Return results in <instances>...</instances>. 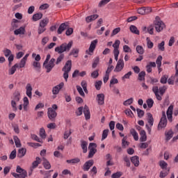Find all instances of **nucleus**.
I'll use <instances>...</instances> for the list:
<instances>
[{
  "mask_svg": "<svg viewBox=\"0 0 178 178\" xmlns=\"http://www.w3.org/2000/svg\"><path fill=\"white\" fill-rule=\"evenodd\" d=\"M72 47H73V42L70 41L68 43L64 42L55 48V52L58 54H63V52H69L70 49H72Z\"/></svg>",
  "mask_w": 178,
  "mask_h": 178,
  "instance_id": "nucleus-1",
  "label": "nucleus"
},
{
  "mask_svg": "<svg viewBox=\"0 0 178 178\" xmlns=\"http://www.w3.org/2000/svg\"><path fill=\"white\" fill-rule=\"evenodd\" d=\"M63 72H64L63 77L65 81H67V79H69V72L72 70V60H68L64 67L62 69Z\"/></svg>",
  "mask_w": 178,
  "mask_h": 178,
  "instance_id": "nucleus-2",
  "label": "nucleus"
},
{
  "mask_svg": "<svg viewBox=\"0 0 178 178\" xmlns=\"http://www.w3.org/2000/svg\"><path fill=\"white\" fill-rule=\"evenodd\" d=\"M16 172H17V173H15V172L12 173V175L14 177H15V178H26V177H27V171H26V170L22 168L20 165L17 166ZM17 173H19V174H17Z\"/></svg>",
  "mask_w": 178,
  "mask_h": 178,
  "instance_id": "nucleus-3",
  "label": "nucleus"
},
{
  "mask_svg": "<svg viewBox=\"0 0 178 178\" xmlns=\"http://www.w3.org/2000/svg\"><path fill=\"white\" fill-rule=\"evenodd\" d=\"M159 19V17H156V20L154 21V28L157 33H161V31H162L165 27V24L161 19Z\"/></svg>",
  "mask_w": 178,
  "mask_h": 178,
  "instance_id": "nucleus-4",
  "label": "nucleus"
},
{
  "mask_svg": "<svg viewBox=\"0 0 178 178\" xmlns=\"http://www.w3.org/2000/svg\"><path fill=\"white\" fill-rule=\"evenodd\" d=\"M168 124V119L166 118V113L165 111L162 112V116L160 119V122L158 125V129H165Z\"/></svg>",
  "mask_w": 178,
  "mask_h": 178,
  "instance_id": "nucleus-5",
  "label": "nucleus"
},
{
  "mask_svg": "<svg viewBox=\"0 0 178 178\" xmlns=\"http://www.w3.org/2000/svg\"><path fill=\"white\" fill-rule=\"evenodd\" d=\"M89 154L88 158H92L97 154V143H90L88 146Z\"/></svg>",
  "mask_w": 178,
  "mask_h": 178,
  "instance_id": "nucleus-6",
  "label": "nucleus"
},
{
  "mask_svg": "<svg viewBox=\"0 0 178 178\" xmlns=\"http://www.w3.org/2000/svg\"><path fill=\"white\" fill-rule=\"evenodd\" d=\"M123 67H124V61H123V59L120 58L117 63L115 68L114 69V72L116 73L122 72V70H123Z\"/></svg>",
  "mask_w": 178,
  "mask_h": 178,
  "instance_id": "nucleus-7",
  "label": "nucleus"
},
{
  "mask_svg": "<svg viewBox=\"0 0 178 178\" xmlns=\"http://www.w3.org/2000/svg\"><path fill=\"white\" fill-rule=\"evenodd\" d=\"M58 113H56V111L52 108H49L47 111V115L49 119L51 120V122H54L55 120V118H56Z\"/></svg>",
  "mask_w": 178,
  "mask_h": 178,
  "instance_id": "nucleus-8",
  "label": "nucleus"
},
{
  "mask_svg": "<svg viewBox=\"0 0 178 178\" xmlns=\"http://www.w3.org/2000/svg\"><path fill=\"white\" fill-rule=\"evenodd\" d=\"M167 118L169 122H173V105H170L166 112Z\"/></svg>",
  "mask_w": 178,
  "mask_h": 178,
  "instance_id": "nucleus-9",
  "label": "nucleus"
},
{
  "mask_svg": "<svg viewBox=\"0 0 178 178\" xmlns=\"http://www.w3.org/2000/svg\"><path fill=\"white\" fill-rule=\"evenodd\" d=\"M94 165V160H89L86 161L83 165V170L84 172H88L90 170V168Z\"/></svg>",
  "mask_w": 178,
  "mask_h": 178,
  "instance_id": "nucleus-10",
  "label": "nucleus"
},
{
  "mask_svg": "<svg viewBox=\"0 0 178 178\" xmlns=\"http://www.w3.org/2000/svg\"><path fill=\"white\" fill-rule=\"evenodd\" d=\"M63 86H65V83L63 82H61L59 85H57L54 86L52 89V92L54 95H57V94H59V91L63 88Z\"/></svg>",
  "mask_w": 178,
  "mask_h": 178,
  "instance_id": "nucleus-11",
  "label": "nucleus"
},
{
  "mask_svg": "<svg viewBox=\"0 0 178 178\" xmlns=\"http://www.w3.org/2000/svg\"><path fill=\"white\" fill-rule=\"evenodd\" d=\"M67 27H69V24L67 22L62 23L57 31L58 34H62V33H63V31H65V30H66Z\"/></svg>",
  "mask_w": 178,
  "mask_h": 178,
  "instance_id": "nucleus-12",
  "label": "nucleus"
},
{
  "mask_svg": "<svg viewBox=\"0 0 178 178\" xmlns=\"http://www.w3.org/2000/svg\"><path fill=\"white\" fill-rule=\"evenodd\" d=\"M152 91L155 95L157 101H162V97L159 95V88L158 86H153Z\"/></svg>",
  "mask_w": 178,
  "mask_h": 178,
  "instance_id": "nucleus-13",
  "label": "nucleus"
},
{
  "mask_svg": "<svg viewBox=\"0 0 178 178\" xmlns=\"http://www.w3.org/2000/svg\"><path fill=\"white\" fill-rule=\"evenodd\" d=\"M97 101L99 105H104L105 104V95L103 93L98 94L97 95Z\"/></svg>",
  "mask_w": 178,
  "mask_h": 178,
  "instance_id": "nucleus-14",
  "label": "nucleus"
},
{
  "mask_svg": "<svg viewBox=\"0 0 178 178\" xmlns=\"http://www.w3.org/2000/svg\"><path fill=\"white\" fill-rule=\"evenodd\" d=\"M83 113L85 115L86 120H90L91 118V113H90V108L88 107L87 105H85L83 108Z\"/></svg>",
  "mask_w": 178,
  "mask_h": 178,
  "instance_id": "nucleus-15",
  "label": "nucleus"
},
{
  "mask_svg": "<svg viewBox=\"0 0 178 178\" xmlns=\"http://www.w3.org/2000/svg\"><path fill=\"white\" fill-rule=\"evenodd\" d=\"M26 94L27 95V97H29V98H31V97H33V87L31 86V84L30 83H27L26 86Z\"/></svg>",
  "mask_w": 178,
  "mask_h": 178,
  "instance_id": "nucleus-16",
  "label": "nucleus"
},
{
  "mask_svg": "<svg viewBox=\"0 0 178 178\" xmlns=\"http://www.w3.org/2000/svg\"><path fill=\"white\" fill-rule=\"evenodd\" d=\"M26 152H27V149L24 147H22L21 149H19L17 154V158H23V156L26 155Z\"/></svg>",
  "mask_w": 178,
  "mask_h": 178,
  "instance_id": "nucleus-17",
  "label": "nucleus"
},
{
  "mask_svg": "<svg viewBox=\"0 0 178 178\" xmlns=\"http://www.w3.org/2000/svg\"><path fill=\"white\" fill-rule=\"evenodd\" d=\"M87 145H88L87 141L81 140V148L83 150V154H87Z\"/></svg>",
  "mask_w": 178,
  "mask_h": 178,
  "instance_id": "nucleus-18",
  "label": "nucleus"
},
{
  "mask_svg": "<svg viewBox=\"0 0 178 178\" xmlns=\"http://www.w3.org/2000/svg\"><path fill=\"white\" fill-rule=\"evenodd\" d=\"M131 162L136 166V168L140 165V160L138 156H134L131 157Z\"/></svg>",
  "mask_w": 178,
  "mask_h": 178,
  "instance_id": "nucleus-19",
  "label": "nucleus"
},
{
  "mask_svg": "<svg viewBox=\"0 0 178 178\" xmlns=\"http://www.w3.org/2000/svg\"><path fill=\"white\" fill-rule=\"evenodd\" d=\"M98 17H99V15H98L97 14L90 15V16H88L86 17V23H91V22H93V20L98 19Z\"/></svg>",
  "mask_w": 178,
  "mask_h": 178,
  "instance_id": "nucleus-20",
  "label": "nucleus"
},
{
  "mask_svg": "<svg viewBox=\"0 0 178 178\" xmlns=\"http://www.w3.org/2000/svg\"><path fill=\"white\" fill-rule=\"evenodd\" d=\"M97 44H98V40L97 39L91 42L89 47V52H94V50L97 47Z\"/></svg>",
  "mask_w": 178,
  "mask_h": 178,
  "instance_id": "nucleus-21",
  "label": "nucleus"
},
{
  "mask_svg": "<svg viewBox=\"0 0 178 178\" xmlns=\"http://www.w3.org/2000/svg\"><path fill=\"white\" fill-rule=\"evenodd\" d=\"M24 33H26V27L24 26H21L19 29L14 31V34L15 35H19V34L24 35Z\"/></svg>",
  "mask_w": 178,
  "mask_h": 178,
  "instance_id": "nucleus-22",
  "label": "nucleus"
},
{
  "mask_svg": "<svg viewBox=\"0 0 178 178\" xmlns=\"http://www.w3.org/2000/svg\"><path fill=\"white\" fill-rule=\"evenodd\" d=\"M140 134V143H144L147 141V133L145 132V131L142 130Z\"/></svg>",
  "mask_w": 178,
  "mask_h": 178,
  "instance_id": "nucleus-23",
  "label": "nucleus"
},
{
  "mask_svg": "<svg viewBox=\"0 0 178 178\" xmlns=\"http://www.w3.org/2000/svg\"><path fill=\"white\" fill-rule=\"evenodd\" d=\"M129 30L131 32L133 33V34H136L137 35H140V31H138V29H137V26L134 25H131L129 27Z\"/></svg>",
  "mask_w": 178,
  "mask_h": 178,
  "instance_id": "nucleus-24",
  "label": "nucleus"
},
{
  "mask_svg": "<svg viewBox=\"0 0 178 178\" xmlns=\"http://www.w3.org/2000/svg\"><path fill=\"white\" fill-rule=\"evenodd\" d=\"M119 45H120V40H116L113 44V47L114 48L113 52H119Z\"/></svg>",
  "mask_w": 178,
  "mask_h": 178,
  "instance_id": "nucleus-25",
  "label": "nucleus"
},
{
  "mask_svg": "<svg viewBox=\"0 0 178 178\" xmlns=\"http://www.w3.org/2000/svg\"><path fill=\"white\" fill-rule=\"evenodd\" d=\"M147 115L149 124H150L151 127L154 126V117H152V114H151V113H147Z\"/></svg>",
  "mask_w": 178,
  "mask_h": 178,
  "instance_id": "nucleus-26",
  "label": "nucleus"
},
{
  "mask_svg": "<svg viewBox=\"0 0 178 178\" xmlns=\"http://www.w3.org/2000/svg\"><path fill=\"white\" fill-rule=\"evenodd\" d=\"M48 23H49V19L44 18L40 21L39 26H40V27L45 28V27H47Z\"/></svg>",
  "mask_w": 178,
  "mask_h": 178,
  "instance_id": "nucleus-27",
  "label": "nucleus"
},
{
  "mask_svg": "<svg viewBox=\"0 0 178 178\" xmlns=\"http://www.w3.org/2000/svg\"><path fill=\"white\" fill-rule=\"evenodd\" d=\"M165 136L166 141H169V140L173 137V131L170 129V131L165 132Z\"/></svg>",
  "mask_w": 178,
  "mask_h": 178,
  "instance_id": "nucleus-28",
  "label": "nucleus"
},
{
  "mask_svg": "<svg viewBox=\"0 0 178 178\" xmlns=\"http://www.w3.org/2000/svg\"><path fill=\"white\" fill-rule=\"evenodd\" d=\"M32 19H33V22H38V20L42 19V13H38L34 14L33 15Z\"/></svg>",
  "mask_w": 178,
  "mask_h": 178,
  "instance_id": "nucleus-29",
  "label": "nucleus"
},
{
  "mask_svg": "<svg viewBox=\"0 0 178 178\" xmlns=\"http://www.w3.org/2000/svg\"><path fill=\"white\" fill-rule=\"evenodd\" d=\"M79 49H73L72 50H71L69 56H72V55H73L74 58H77L79 56Z\"/></svg>",
  "mask_w": 178,
  "mask_h": 178,
  "instance_id": "nucleus-30",
  "label": "nucleus"
},
{
  "mask_svg": "<svg viewBox=\"0 0 178 178\" xmlns=\"http://www.w3.org/2000/svg\"><path fill=\"white\" fill-rule=\"evenodd\" d=\"M130 133H131V136H133L135 141H138V134L137 133L136 129H131L130 130Z\"/></svg>",
  "mask_w": 178,
  "mask_h": 178,
  "instance_id": "nucleus-31",
  "label": "nucleus"
},
{
  "mask_svg": "<svg viewBox=\"0 0 178 178\" xmlns=\"http://www.w3.org/2000/svg\"><path fill=\"white\" fill-rule=\"evenodd\" d=\"M166 90H168V87L165 86H161L159 88V95H161V97H163V94L166 92Z\"/></svg>",
  "mask_w": 178,
  "mask_h": 178,
  "instance_id": "nucleus-32",
  "label": "nucleus"
},
{
  "mask_svg": "<svg viewBox=\"0 0 178 178\" xmlns=\"http://www.w3.org/2000/svg\"><path fill=\"white\" fill-rule=\"evenodd\" d=\"M40 163L41 159H40V157H36V160L33 161L32 163L33 169H35V168H37V166H38V165H40Z\"/></svg>",
  "mask_w": 178,
  "mask_h": 178,
  "instance_id": "nucleus-33",
  "label": "nucleus"
},
{
  "mask_svg": "<svg viewBox=\"0 0 178 178\" xmlns=\"http://www.w3.org/2000/svg\"><path fill=\"white\" fill-rule=\"evenodd\" d=\"M14 101H15V102H19L20 101V92H19V90H16L14 92Z\"/></svg>",
  "mask_w": 178,
  "mask_h": 178,
  "instance_id": "nucleus-34",
  "label": "nucleus"
},
{
  "mask_svg": "<svg viewBox=\"0 0 178 178\" xmlns=\"http://www.w3.org/2000/svg\"><path fill=\"white\" fill-rule=\"evenodd\" d=\"M19 67V64L16 63L15 65H13L8 72V74L12 75L15 74V72H16V68Z\"/></svg>",
  "mask_w": 178,
  "mask_h": 178,
  "instance_id": "nucleus-35",
  "label": "nucleus"
},
{
  "mask_svg": "<svg viewBox=\"0 0 178 178\" xmlns=\"http://www.w3.org/2000/svg\"><path fill=\"white\" fill-rule=\"evenodd\" d=\"M138 79L140 81H144L145 80V72L142 71L139 72Z\"/></svg>",
  "mask_w": 178,
  "mask_h": 178,
  "instance_id": "nucleus-36",
  "label": "nucleus"
},
{
  "mask_svg": "<svg viewBox=\"0 0 178 178\" xmlns=\"http://www.w3.org/2000/svg\"><path fill=\"white\" fill-rule=\"evenodd\" d=\"M43 166L44 169L49 170L51 168V163L46 159H44Z\"/></svg>",
  "mask_w": 178,
  "mask_h": 178,
  "instance_id": "nucleus-37",
  "label": "nucleus"
},
{
  "mask_svg": "<svg viewBox=\"0 0 178 178\" xmlns=\"http://www.w3.org/2000/svg\"><path fill=\"white\" fill-rule=\"evenodd\" d=\"M14 141L15 143V145L17 148H20L22 147V143H20V139L17 136H14Z\"/></svg>",
  "mask_w": 178,
  "mask_h": 178,
  "instance_id": "nucleus-38",
  "label": "nucleus"
},
{
  "mask_svg": "<svg viewBox=\"0 0 178 178\" xmlns=\"http://www.w3.org/2000/svg\"><path fill=\"white\" fill-rule=\"evenodd\" d=\"M33 66L35 67L38 72H40V69H41V64L38 61H33Z\"/></svg>",
  "mask_w": 178,
  "mask_h": 178,
  "instance_id": "nucleus-39",
  "label": "nucleus"
},
{
  "mask_svg": "<svg viewBox=\"0 0 178 178\" xmlns=\"http://www.w3.org/2000/svg\"><path fill=\"white\" fill-rule=\"evenodd\" d=\"M146 40H147V48L149 49H152V48H154V42H152L151 40H149V38H147Z\"/></svg>",
  "mask_w": 178,
  "mask_h": 178,
  "instance_id": "nucleus-40",
  "label": "nucleus"
},
{
  "mask_svg": "<svg viewBox=\"0 0 178 178\" xmlns=\"http://www.w3.org/2000/svg\"><path fill=\"white\" fill-rule=\"evenodd\" d=\"M168 77L169 76L168 75H163L160 79V83H161V84H166L168 83Z\"/></svg>",
  "mask_w": 178,
  "mask_h": 178,
  "instance_id": "nucleus-41",
  "label": "nucleus"
},
{
  "mask_svg": "<svg viewBox=\"0 0 178 178\" xmlns=\"http://www.w3.org/2000/svg\"><path fill=\"white\" fill-rule=\"evenodd\" d=\"M162 56H159L156 58V63L157 65V67H161L162 66Z\"/></svg>",
  "mask_w": 178,
  "mask_h": 178,
  "instance_id": "nucleus-42",
  "label": "nucleus"
},
{
  "mask_svg": "<svg viewBox=\"0 0 178 178\" xmlns=\"http://www.w3.org/2000/svg\"><path fill=\"white\" fill-rule=\"evenodd\" d=\"M136 52H138L139 55H143L144 54V48L143 46L138 45L136 47Z\"/></svg>",
  "mask_w": 178,
  "mask_h": 178,
  "instance_id": "nucleus-43",
  "label": "nucleus"
},
{
  "mask_svg": "<svg viewBox=\"0 0 178 178\" xmlns=\"http://www.w3.org/2000/svg\"><path fill=\"white\" fill-rule=\"evenodd\" d=\"M67 163H79V162H80V159L79 158H75V159H72L71 160H67L66 161Z\"/></svg>",
  "mask_w": 178,
  "mask_h": 178,
  "instance_id": "nucleus-44",
  "label": "nucleus"
},
{
  "mask_svg": "<svg viewBox=\"0 0 178 178\" xmlns=\"http://www.w3.org/2000/svg\"><path fill=\"white\" fill-rule=\"evenodd\" d=\"M3 53L4 54V56H6V58H8L9 56H10V55H12V51H10V49H6L4 50H3Z\"/></svg>",
  "mask_w": 178,
  "mask_h": 178,
  "instance_id": "nucleus-45",
  "label": "nucleus"
},
{
  "mask_svg": "<svg viewBox=\"0 0 178 178\" xmlns=\"http://www.w3.org/2000/svg\"><path fill=\"white\" fill-rule=\"evenodd\" d=\"M99 63V57H96L94 59L93 63L92 65V67L93 69H95V67H97V66H98V64Z\"/></svg>",
  "mask_w": 178,
  "mask_h": 178,
  "instance_id": "nucleus-46",
  "label": "nucleus"
},
{
  "mask_svg": "<svg viewBox=\"0 0 178 178\" xmlns=\"http://www.w3.org/2000/svg\"><path fill=\"white\" fill-rule=\"evenodd\" d=\"M76 90L81 97H86V94L84 93V91H83V88H81L80 86H76Z\"/></svg>",
  "mask_w": 178,
  "mask_h": 178,
  "instance_id": "nucleus-47",
  "label": "nucleus"
},
{
  "mask_svg": "<svg viewBox=\"0 0 178 178\" xmlns=\"http://www.w3.org/2000/svg\"><path fill=\"white\" fill-rule=\"evenodd\" d=\"M40 137L43 139L47 138V134H45V129H44V128H41L40 129Z\"/></svg>",
  "mask_w": 178,
  "mask_h": 178,
  "instance_id": "nucleus-48",
  "label": "nucleus"
},
{
  "mask_svg": "<svg viewBox=\"0 0 178 178\" xmlns=\"http://www.w3.org/2000/svg\"><path fill=\"white\" fill-rule=\"evenodd\" d=\"M159 165L161 169H165V170H168V163L165 162L164 161H161Z\"/></svg>",
  "mask_w": 178,
  "mask_h": 178,
  "instance_id": "nucleus-49",
  "label": "nucleus"
},
{
  "mask_svg": "<svg viewBox=\"0 0 178 178\" xmlns=\"http://www.w3.org/2000/svg\"><path fill=\"white\" fill-rule=\"evenodd\" d=\"M109 2H111V0H102L99 3V8H102V6H105V5H106V3H109Z\"/></svg>",
  "mask_w": 178,
  "mask_h": 178,
  "instance_id": "nucleus-50",
  "label": "nucleus"
},
{
  "mask_svg": "<svg viewBox=\"0 0 178 178\" xmlns=\"http://www.w3.org/2000/svg\"><path fill=\"white\" fill-rule=\"evenodd\" d=\"M109 133V129H104L102 133V141H104L106 137H108V134Z\"/></svg>",
  "mask_w": 178,
  "mask_h": 178,
  "instance_id": "nucleus-51",
  "label": "nucleus"
},
{
  "mask_svg": "<svg viewBox=\"0 0 178 178\" xmlns=\"http://www.w3.org/2000/svg\"><path fill=\"white\" fill-rule=\"evenodd\" d=\"M65 58V54H60L56 61V65H59L62 60Z\"/></svg>",
  "mask_w": 178,
  "mask_h": 178,
  "instance_id": "nucleus-52",
  "label": "nucleus"
},
{
  "mask_svg": "<svg viewBox=\"0 0 178 178\" xmlns=\"http://www.w3.org/2000/svg\"><path fill=\"white\" fill-rule=\"evenodd\" d=\"M46 30H47V28L39 25L38 28V34L39 35L42 34V33H44Z\"/></svg>",
  "mask_w": 178,
  "mask_h": 178,
  "instance_id": "nucleus-53",
  "label": "nucleus"
},
{
  "mask_svg": "<svg viewBox=\"0 0 178 178\" xmlns=\"http://www.w3.org/2000/svg\"><path fill=\"white\" fill-rule=\"evenodd\" d=\"M123 175V172H117L111 175V178H120Z\"/></svg>",
  "mask_w": 178,
  "mask_h": 178,
  "instance_id": "nucleus-54",
  "label": "nucleus"
},
{
  "mask_svg": "<svg viewBox=\"0 0 178 178\" xmlns=\"http://www.w3.org/2000/svg\"><path fill=\"white\" fill-rule=\"evenodd\" d=\"M101 86H102V81H96L95 83V87L98 91L101 90Z\"/></svg>",
  "mask_w": 178,
  "mask_h": 178,
  "instance_id": "nucleus-55",
  "label": "nucleus"
},
{
  "mask_svg": "<svg viewBox=\"0 0 178 178\" xmlns=\"http://www.w3.org/2000/svg\"><path fill=\"white\" fill-rule=\"evenodd\" d=\"M17 23H19V20L16 19H13V22L11 24L12 27L13 29H17V27H19V25L17 24Z\"/></svg>",
  "mask_w": 178,
  "mask_h": 178,
  "instance_id": "nucleus-56",
  "label": "nucleus"
},
{
  "mask_svg": "<svg viewBox=\"0 0 178 178\" xmlns=\"http://www.w3.org/2000/svg\"><path fill=\"white\" fill-rule=\"evenodd\" d=\"M118 33H120V28H115L113 30L111 37H114V35H116Z\"/></svg>",
  "mask_w": 178,
  "mask_h": 178,
  "instance_id": "nucleus-57",
  "label": "nucleus"
},
{
  "mask_svg": "<svg viewBox=\"0 0 178 178\" xmlns=\"http://www.w3.org/2000/svg\"><path fill=\"white\" fill-rule=\"evenodd\" d=\"M43 66L47 70V73H49V72H51V70L54 69V67L52 65H50L49 63H47Z\"/></svg>",
  "mask_w": 178,
  "mask_h": 178,
  "instance_id": "nucleus-58",
  "label": "nucleus"
},
{
  "mask_svg": "<svg viewBox=\"0 0 178 178\" xmlns=\"http://www.w3.org/2000/svg\"><path fill=\"white\" fill-rule=\"evenodd\" d=\"M169 169L166 170V171H161L160 172V175L159 177L161 178H164L166 177V176H168V173H169Z\"/></svg>",
  "mask_w": 178,
  "mask_h": 178,
  "instance_id": "nucleus-59",
  "label": "nucleus"
},
{
  "mask_svg": "<svg viewBox=\"0 0 178 178\" xmlns=\"http://www.w3.org/2000/svg\"><path fill=\"white\" fill-rule=\"evenodd\" d=\"M123 159L126 163V166L130 168V165H131V163H130V159H129L127 156H124Z\"/></svg>",
  "mask_w": 178,
  "mask_h": 178,
  "instance_id": "nucleus-60",
  "label": "nucleus"
},
{
  "mask_svg": "<svg viewBox=\"0 0 178 178\" xmlns=\"http://www.w3.org/2000/svg\"><path fill=\"white\" fill-rule=\"evenodd\" d=\"M133 104V97L128 99L127 100L124 101L123 105L127 106V105H131Z\"/></svg>",
  "mask_w": 178,
  "mask_h": 178,
  "instance_id": "nucleus-61",
  "label": "nucleus"
},
{
  "mask_svg": "<svg viewBox=\"0 0 178 178\" xmlns=\"http://www.w3.org/2000/svg\"><path fill=\"white\" fill-rule=\"evenodd\" d=\"M146 102L147 104L148 108L154 106V100L152 99H148Z\"/></svg>",
  "mask_w": 178,
  "mask_h": 178,
  "instance_id": "nucleus-62",
  "label": "nucleus"
},
{
  "mask_svg": "<svg viewBox=\"0 0 178 178\" xmlns=\"http://www.w3.org/2000/svg\"><path fill=\"white\" fill-rule=\"evenodd\" d=\"M136 112L138 113V116L139 118H143V116H144V111L140 109V108H137L136 109Z\"/></svg>",
  "mask_w": 178,
  "mask_h": 178,
  "instance_id": "nucleus-63",
  "label": "nucleus"
},
{
  "mask_svg": "<svg viewBox=\"0 0 178 178\" xmlns=\"http://www.w3.org/2000/svg\"><path fill=\"white\" fill-rule=\"evenodd\" d=\"M9 158L10 159H15V158H16V149H14L11 152Z\"/></svg>",
  "mask_w": 178,
  "mask_h": 178,
  "instance_id": "nucleus-64",
  "label": "nucleus"
}]
</instances>
